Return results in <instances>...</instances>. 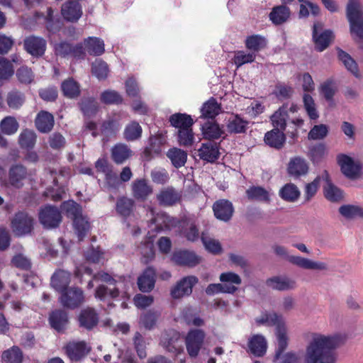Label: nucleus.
I'll list each match as a JSON object with an SVG mask.
<instances>
[{"label": "nucleus", "instance_id": "obj_1", "mask_svg": "<svg viewBox=\"0 0 363 363\" xmlns=\"http://www.w3.org/2000/svg\"><path fill=\"white\" fill-rule=\"evenodd\" d=\"M340 342L341 337L338 335L314 334L306 347L305 363H335L334 350Z\"/></svg>", "mask_w": 363, "mask_h": 363}, {"label": "nucleus", "instance_id": "obj_2", "mask_svg": "<svg viewBox=\"0 0 363 363\" xmlns=\"http://www.w3.org/2000/svg\"><path fill=\"white\" fill-rule=\"evenodd\" d=\"M61 208L67 217L73 220L74 230L79 240H83L89 231L90 225L87 218L82 214L80 205L74 201H68L62 203Z\"/></svg>", "mask_w": 363, "mask_h": 363}, {"label": "nucleus", "instance_id": "obj_3", "mask_svg": "<svg viewBox=\"0 0 363 363\" xmlns=\"http://www.w3.org/2000/svg\"><path fill=\"white\" fill-rule=\"evenodd\" d=\"M347 17L350 22L351 34L357 41H363V13L359 0H349Z\"/></svg>", "mask_w": 363, "mask_h": 363}, {"label": "nucleus", "instance_id": "obj_4", "mask_svg": "<svg viewBox=\"0 0 363 363\" xmlns=\"http://www.w3.org/2000/svg\"><path fill=\"white\" fill-rule=\"evenodd\" d=\"M276 336L277 339V349L276 350L275 358L277 359H280L279 363H298L299 357L294 352H287L281 357V354L288 345L286 324L276 328Z\"/></svg>", "mask_w": 363, "mask_h": 363}, {"label": "nucleus", "instance_id": "obj_5", "mask_svg": "<svg viewBox=\"0 0 363 363\" xmlns=\"http://www.w3.org/2000/svg\"><path fill=\"white\" fill-rule=\"evenodd\" d=\"M94 280H100L105 281L110 285L113 286V288H108L104 285H100L97 287L95 293V296L101 300H104L107 298H116L119 295V282L116 281L109 274L101 272L94 276Z\"/></svg>", "mask_w": 363, "mask_h": 363}, {"label": "nucleus", "instance_id": "obj_6", "mask_svg": "<svg viewBox=\"0 0 363 363\" xmlns=\"http://www.w3.org/2000/svg\"><path fill=\"white\" fill-rule=\"evenodd\" d=\"M147 216H150L148 225L151 231L160 232L169 230L174 219L164 212H156L152 206H147Z\"/></svg>", "mask_w": 363, "mask_h": 363}, {"label": "nucleus", "instance_id": "obj_7", "mask_svg": "<svg viewBox=\"0 0 363 363\" xmlns=\"http://www.w3.org/2000/svg\"><path fill=\"white\" fill-rule=\"evenodd\" d=\"M59 301L63 307L74 309L84 301V292L79 287H69L61 293Z\"/></svg>", "mask_w": 363, "mask_h": 363}, {"label": "nucleus", "instance_id": "obj_8", "mask_svg": "<svg viewBox=\"0 0 363 363\" xmlns=\"http://www.w3.org/2000/svg\"><path fill=\"white\" fill-rule=\"evenodd\" d=\"M337 161L342 174L347 178L354 179L359 176L362 164L359 161L345 154L338 155Z\"/></svg>", "mask_w": 363, "mask_h": 363}, {"label": "nucleus", "instance_id": "obj_9", "mask_svg": "<svg viewBox=\"0 0 363 363\" xmlns=\"http://www.w3.org/2000/svg\"><path fill=\"white\" fill-rule=\"evenodd\" d=\"M39 220L45 228H57L62 220L61 213L53 206H45L40 210Z\"/></svg>", "mask_w": 363, "mask_h": 363}, {"label": "nucleus", "instance_id": "obj_10", "mask_svg": "<svg viewBox=\"0 0 363 363\" xmlns=\"http://www.w3.org/2000/svg\"><path fill=\"white\" fill-rule=\"evenodd\" d=\"M205 334L201 330H191L185 340L186 350L191 357L195 358L198 356L202 347Z\"/></svg>", "mask_w": 363, "mask_h": 363}, {"label": "nucleus", "instance_id": "obj_11", "mask_svg": "<svg viewBox=\"0 0 363 363\" xmlns=\"http://www.w3.org/2000/svg\"><path fill=\"white\" fill-rule=\"evenodd\" d=\"M11 226L16 235H25L33 230V219L26 213L18 212L12 220Z\"/></svg>", "mask_w": 363, "mask_h": 363}, {"label": "nucleus", "instance_id": "obj_12", "mask_svg": "<svg viewBox=\"0 0 363 363\" xmlns=\"http://www.w3.org/2000/svg\"><path fill=\"white\" fill-rule=\"evenodd\" d=\"M161 345L168 352L179 354L182 350V342L179 333L170 330L162 333Z\"/></svg>", "mask_w": 363, "mask_h": 363}, {"label": "nucleus", "instance_id": "obj_13", "mask_svg": "<svg viewBox=\"0 0 363 363\" xmlns=\"http://www.w3.org/2000/svg\"><path fill=\"white\" fill-rule=\"evenodd\" d=\"M323 26L317 22L313 24V39L315 43V48L318 51L324 50L330 44L333 38V33L330 30L322 31Z\"/></svg>", "mask_w": 363, "mask_h": 363}, {"label": "nucleus", "instance_id": "obj_14", "mask_svg": "<svg viewBox=\"0 0 363 363\" xmlns=\"http://www.w3.org/2000/svg\"><path fill=\"white\" fill-rule=\"evenodd\" d=\"M195 276H188L182 279L171 290V296L174 298H180L189 296L192 292L193 286L198 282Z\"/></svg>", "mask_w": 363, "mask_h": 363}, {"label": "nucleus", "instance_id": "obj_15", "mask_svg": "<svg viewBox=\"0 0 363 363\" xmlns=\"http://www.w3.org/2000/svg\"><path fill=\"white\" fill-rule=\"evenodd\" d=\"M214 216L219 220L228 222L234 213V206L228 199H219L213 204Z\"/></svg>", "mask_w": 363, "mask_h": 363}, {"label": "nucleus", "instance_id": "obj_16", "mask_svg": "<svg viewBox=\"0 0 363 363\" xmlns=\"http://www.w3.org/2000/svg\"><path fill=\"white\" fill-rule=\"evenodd\" d=\"M166 143L162 133L151 136L149 139V145L143 151V157L146 161H150L162 152V146Z\"/></svg>", "mask_w": 363, "mask_h": 363}, {"label": "nucleus", "instance_id": "obj_17", "mask_svg": "<svg viewBox=\"0 0 363 363\" xmlns=\"http://www.w3.org/2000/svg\"><path fill=\"white\" fill-rule=\"evenodd\" d=\"M25 50L34 57H40L46 50V40L41 37L30 35L24 40Z\"/></svg>", "mask_w": 363, "mask_h": 363}, {"label": "nucleus", "instance_id": "obj_18", "mask_svg": "<svg viewBox=\"0 0 363 363\" xmlns=\"http://www.w3.org/2000/svg\"><path fill=\"white\" fill-rule=\"evenodd\" d=\"M269 288L277 291H291L296 288L295 279L286 276H274L266 281Z\"/></svg>", "mask_w": 363, "mask_h": 363}, {"label": "nucleus", "instance_id": "obj_19", "mask_svg": "<svg viewBox=\"0 0 363 363\" xmlns=\"http://www.w3.org/2000/svg\"><path fill=\"white\" fill-rule=\"evenodd\" d=\"M61 13L65 21L77 22L82 17L83 11L78 1H68L62 6Z\"/></svg>", "mask_w": 363, "mask_h": 363}, {"label": "nucleus", "instance_id": "obj_20", "mask_svg": "<svg viewBox=\"0 0 363 363\" xmlns=\"http://www.w3.org/2000/svg\"><path fill=\"white\" fill-rule=\"evenodd\" d=\"M219 148L220 145L216 143H203L198 149V155L201 160L213 163L220 157Z\"/></svg>", "mask_w": 363, "mask_h": 363}, {"label": "nucleus", "instance_id": "obj_21", "mask_svg": "<svg viewBox=\"0 0 363 363\" xmlns=\"http://www.w3.org/2000/svg\"><path fill=\"white\" fill-rule=\"evenodd\" d=\"M133 197L138 201H145L153 192L152 186L145 179H137L131 185Z\"/></svg>", "mask_w": 363, "mask_h": 363}, {"label": "nucleus", "instance_id": "obj_22", "mask_svg": "<svg viewBox=\"0 0 363 363\" xmlns=\"http://www.w3.org/2000/svg\"><path fill=\"white\" fill-rule=\"evenodd\" d=\"M172 259L177 264L194 267L201 261V258L192 251L179 250L174 252Z\"/></svg>", "mask_w": 363, "mask_h": 363}, {"label": "nucleus", "instance_id": "obj_23", "mask_svg": "<svg viewBox=\"0 0 363 363\" xmlns=\"http://www.w3.org/2000/svg\"><path fill=\"white\" fill-rule=\"evenodd\" d=\"M90 350L85 342H71L65 346L66 354L72 361H79Z\"/></svg>", "mask_w": 363, "mask_h": 363}, {"label": "nucleus", "instance_id": "obj_24", "mask_svg": "<svg viewBox=\"0 0 363 363\" xmlns=\"http://www.w3.org/2000/svg\"><path fill=\"white\" fill-rule=\"evenodd\" d=\"M287 172L290 177L298 179L308 173V164L305 159L295 157L290 160L288 164Z\"/></svg>", "mask_w": 363, "mask_h": 363}, {"label": "nucleus", "instance_id": "obj_25", "mask_svg": "<svg viewBox=\"0 0 363 363\" xmlns=\"http://www.w3.org/2000/svg\"><path fill=\"white\" fill-rule=\"evenodd\" d=\"M70 280V272L63 269H58L52 274L50 284L55 291L61 294L69 289L68 286Z\"/></svg>", "mask_w": 363, "mask_h": 363}, {"label": "nucleus", "instance_id": "obj_26", "mask_svg": "<svg viewBox=\"0 0 363 363\" xmlns=\"http://www.w3.org/2000/svg\"><path fill=\"white\" fill-rule=\"evenodd\" d=\"M181 194L172 186L162 189L157 194V199L160 205L172 206L180 201Z\"/></svg>", "mask_w": 363, "mask_h": 363}, {"label": "nucleus", "instance_id": "obj_27", "mask_svg": "<svg viewBox=\"0 0 363 363\" xmlns=\"http://www.w3.org/2000/svg\"><path fill=\"white\" fill-rule=\"evenodd\" d=\"M288 261L290 263L305 269L325 270L328 268L327 264L325 262H315L300 256L291 255L290 257H288Z\"/></svg>", "mask_w": 363, "mask_h": 363}, {"label": "nucleus", "instance_id": "obj_28", "mask_svg": "<svg viewBox=\"0 0 363 363\" xmlns=\"http://www.w3.org/2000/svg\"><path fill=\"white\" fill-rule=\"evenodd\" d=\"M156 273L152 267H147L138 279L139 289L143 292H150L155 286Z\"/></svg>", "mask_w": 363, "mask_h": 363}, {"label": "nucleus", "instance_id": "obj_29", "mask_svg": "<svg viewBox=\"0 0 363 363\" xmlns=\"http://www.w3.org/2000/svg\"><path fill=\"white\" fill-rule=\"evenodd\" d=\"M248 352L255 357H262L267 352V340L262 335H254L248 340Z\"/></svg>", "mask_w": 363, "mask_h": 363}, {"label": "nucleus", "instance_id": "obj_30", "mask_svg": "<svg viewBox=\"0 0 363 363\" xmlns=\"http://www.w3.org/2000/svg\"><path fill=\"white\" fill-rule=\"evenodd\" d=\"M249 121L238 114H232L228 119L226 127L230 133H245L247 129Z\"/></svg>", "mask_w": 363, "mask_h": 363}, {"label": "nucleus", "instance_id": "obj_31", "mask_svg": "<svg viewBox=\"0 0 363 363\" xmlns=\"http://www.w3.org/2000/svg\"><path fill=\"white\" fill-rule=\"evenodd\" d=\"M291 11L286 5H279L272 8L269 18L275 26L284 24L289 19Z\"/></svg>", "mask_w": 363, "mask_h": 363}, {"label": "nucleus", "instance_id": "obj_32", "mask_svg": "<svg viewBox=\"0 0 363 363\" xmlns=\"http://www.w3.org/2000/svg\"><path fill=\"white\" fill-rule=\"evenodd\" d=\"M285 141L284 133L277 128H274L265 133L264 142L271 147L279 150L284 146Z\"/></svg>", "mask_w": 363, "mask_h": 363}, {"label": "nucleus", "instance_id": "obj_33", "mask_svg": "<svg viewBox=\"0 0 363 363\" xmlns=\"http://www.w3.org/2000/svg\"><path fill=\"white\" fill-rule=\"evenodd\" d=\"M78 320L81 327L91 330L97 325L99 317L94 309L87 308L81 311Z\"/></svg>", "mask_w": 363, "mask_h": 363}, {"label": "nucleus", "instance_id": "obj_34", "mask_svg": "<svg viewBox=\"0 0 363 363\" xmlns=\"http://www.w3.org/2000/svg\"><path fill=\"white\" fill-rule=\"evenodd\" d=\"M35 126L41 133L50 132L54 125V117L48 111H41L35 118Z\"/></svg>", "mask_w": 363, "mask_h": 363}, {"label": "nucleus", "instance_id": "obj_35", "mask_svg": "<svg viewBox=\"0 0 363 363\" xmlns=\"http://www.w3.org/2000/svg\"><path fill=\"white\" fill-rule=\"evenodd\" d=\"M27 174L26 168L22 164H14L9 169V182L16 187L21 188L23 186V181Z\"/></svg>", "mask_w": 363, "mask_h": 363}, {"label": "nucleus", "instance_id": "obj_36", "mask_svg": "<svg viewBox=\"0 0 363 363\" xmlns=\"http://www.w3.org/2000/svg\"><path fill=\"white\" fill-rule=\"evenodd\" d=\"M202 135L205 139L213 140L224 138L225 131L215 122H206L201 128Z\"/></svg>", "mask_w": 363, "mask_h": 363}, {"label": "nucleus", "instance_id": "obj_37", "mask_svg": "<svg viewBox=\"0 0 363 363\" xmlns=\"http://www.w3.org/2000/svg\"><path fill=\"white\" fill-rule=\"evenodd\" d=\"M246 194L250 200L269 203L272 193L262 186H252L247 189Z\"/></svg>", "mask_w": 363, "mask_h": 363}, {"label": "nucleus", "instance_id": "obj_38", "mask_svg": "<svg viewBox=\"0 0 363 363\" xmlns=\"http://www.w3.org/2000/svg\"><path fill=\"white\" fill-rule=\"evenodd\" d=\"M49 322L52 328L62 331L68 323L67 313L63 310H55L50 313Z\"/></svg>", "mask_w": 363, "mask_h": 363}, {"label": "nucleus", "instance_id": "obj_39", "mask_svg": "<svg viewBox=\"0 0 363 363\" xmlns=\"http://www.w3.org/2000/svg\"><path fill=\"white\" fill-rule=\"evenodd\" d=\"M256 322L259 325L275 326L276 328H278L281 325H285V322L282 315L274 312L263 313L260 317L257 318Z\"/></svg>", "mask_w": 363, "mask_h": 363}, {"label": "nucleus", "instance_id": "obj_40", "mask_svg": "<svg viewBox=\"0 0 363 363\" xmlns=\"http://www.w3.org/2000/svg\"><path fill=\"white\" fill-rule=\"evenodd\" d=\"M84 45L87 52L94 56H100L104 51V40L96 37H89L84 40Z\"/></svg>", "mask_w": 363, "mask_h": 363}, {"label": "nucleus", "instance_id": "obj_41", "mask_svg": "<svg viewBox=\"0 0 363 363\" xmlns=\"http://www.w3.org/2000/svg\"><path fill=\"white\" fill-rule=\"evenodd\" d=\"M169 121L171 125L178 130L192 127L194 124V121L190 115L181 113L172 114L169 117Z\"/></svg>", "mask_w": 363, "mask_h": 363}, {"label": "nucleus", "instance_id": "obj_42", "mask_svg": "<svg viewBox=\"0 0 363 363\" xmlns=\"http://www.w3.org/2000/svg\"><path fill=\"white\" fill-rule=\"evenodd\" d=\"M167 157L170 160L172 165L176 168H180L186 162L187 153L179 148L173 147L167 152Z\"/></svg>", "mask_w": 363, "mask_h": 363}, {"label": "nucleus", "instance_id": "obj_43", "mask_svg": "<svg viewBox=\"0 0 363 363\" xmlns=\"http://www.w3.org/2000/svg\"><path fill=\"white\" fill-rule=\"evenodd\" d=\"M337 91V84L332 79L325 80V82L320 84L319 87L320 94L330 104H332L333 102V98Z\"/></svg>", "mask_w": 363, "mask_h": 363}, {"label": "nucleus", "instance_id": "obj_44", "mask_svg": "<svg viewBox=\"0 0 363 363\" xmlns=\"http://www.w3.org/2000/svg\"><path fill=\"white\" fill-rule=\"evenodd\" d=\"M300 194L298 188L292 183L285 184L279 192V196L288 202H295L299 198Z\"/></svg>", "mask_w": 363, "mask_h": 363}, {"label": "nucleus", "instance_id": "obj_45", "mask_svg": "<svg viewBox=\"0 0 363 363\" xmlns=\"http://www.w3.org/2000/svg\"><path fill=\"white\" fill-rule=\"evenodd\" d=\"M267 39L260 35L248 36L245 40V46L252 52H259L267 46Z\"/></svg>", "mask_w": 363, "mask_h": 363}, {"label": "nucleus", "instance_id": "obj_46", "mask_svg": "<svg viewBox=\"0 0 363 363\" xmlns=\"http://www.w3.org/2000/svg\"><path fill=\"white\" fill-rule=\"evenodd\" d=\"M287 106L283 105L272 116L271 121L274 128L283 131L286 125Z\"/></svg>", "mask_w": 363, "mask_h": 363}, {"label": "nucleus", "instance_id": "obj_47", "mask_svg": "<svg viewBox=\"0 0 363 363\" xmlns=\"http://www.w3.org/2000/svg\"><path fill=\"white\" fill-rule=\"evenodd\" d=\"M153 237L150 231L148 232V240L142 244L139 247L140 254L142 255L141 260L144 263H148L155 257V251L153 246Z\"/></svg>", "mask_w": 363, "mask_h": 363}, {"label": "nucleus", "instance_id": "obj_48", "mask_svg": "<svg viewBox=\"0 0 363 363\" xmlns=\"http://www.w3.org/2000/svg\"><path fill=\"white\" fill-rule=\"evenodd\" d=\"M339 213L346 219L363 218V207L354 204H345L339 208Z\"/></svg>", "mask_w": 363, "mask_h": 363}, {"label": "nucleus", "instance_id": "obj_49", "mask_svg": "<svg viewBox=\"0 0 363 363\" xmlns=\"http://www.w3.org/2000/svg\"><path fill=\"white\" fill-rule=\"evenodd\" d=\"M220 111V106L218 104L216 99L211 97L209 100L205 102L201 108V116L203 118H215Z\"/></svg>", "mask_w": 363, "mask_h": 363}, {"label": "nucleus", "instance_id": "obj_50", "mask_svg": "<svg viewBox=\"0 0 363 363\" xmlns=\"http://www.w3.org/2000/svg\"><path fill=\"white\" fill-rule=\"evenodd\" d=\"M96 168L104 173L106 174V180L108 184L113 188L116 187V185L118 184V179L117 176L115 174H113L108 169L107 161L104 159H99L96 162Z\"/></svg>", "mask_w": 363, "mask_h": 363}, {"label": "nucleus", "instance_id": "obj_51", "mask_svg": "<svg viewBox=\"0 0 363 363\" xmlns=\"http://www.w3.org/2000/svg\"><path fill=\"white\" fill-rule=\"evenodd\" d=\"M338 57L349 72H350L355 77H359L357 64L348 53L342 50H339Z\"/></svg>", "mask_w": 363, "mask_h": 363}, {"label": "nucleus", "instance_id": "obj_52", "mask_svg": "<svg viewBox=\"0 0 363 363\" xmlns=\"http://www.w3.org/2000/svg\"><path fill=\"white\" fill-rule=\"evenodd\" d=\"M131 150L124 144L116 145L112 148V157L117 164H121L131 155Z\"/></svg>", "mask_w": 363, "mask_h": 363}, {"label": "nucleus", "instance_id": "obj_53", "mask_svg": "<svg viewBox=\"0 0 363 363\" xmlns=\"http://www.w3.org/2000/svg\"><path fill=\"white\" fill-rule=\"evenodd\" d=\"M142 132L143 129L140 124L136 121H131L125 126L123 135L126 140L135 141L141 137Z\"/></svg>", "mask_w": 363, "mask_h": 363}, {"label": "nucleus", "instance_id": "obj_54", "mask_svg": "<svg viewBox=\"0 0 363 363\" xmlns=\"http://www.w3.org/2000/svg\"><path fill=\"white\" fill-rule=\"evenodd\" d=\"M87 261L92 263H104L109 257L108 252L102 251L100 247H91L85 253Z\"/></svg>", "mask_w": 363, "mask_h": 363}, {"label": "nucleus", "instance_id": "obj_55", "mask_svg": "<svg viewBox=\"0 0 363 363\" xmlns=\"http://www.w3.org/2000/svg\"><path fill=\"white\" fill-rule=\"evenodd\" d=\"M134 201L127 197L118 199L116 203V211L123 217L129 216L134 206Z\"/></svg>", "mask_w": 363, "mask_h": 363}, {"label": "nucleus", "instance_id": "obj_56", "mask_svg": "<svg viewBox=\"0 0 363 363\" xmlns=\"http://www.w3.org/2000/svg\"><path fill=\"white\" fill-rule=\"evenodd\" d=\"M235 286L226 284H211L206 289V294L213 296L219 293L233 294L237 291Z\"/></svg>", "mask_w": 363, "mask_h": 363}, {"label": "nucleus", "instance_id": "obj_57", "mask_svg": "<svg viewBox=\"0 0 363 363\" xmlns=\"http://www.w3.org/2000/svg\"><path fill=\"white\" fill-rule=\"evenodd\" d=\"M22 360L23 353L18 347H12L2 354L3 363H21Z\"/></svg>", "mask_w": 363, "mask_h": 363}, {"label": "nucleus", "instance_id": "obj_58", "mask_svg": "<svg viewBox=\"0 0 363 363\" xmlns=\"http://www.w3.org/2000/svg\"><path fill=\"white\" fill-rule=\"evenodd\" d=\"M18 123L13 116H6L0 123L1 132L9 135L16 133L18 129Z\"/></svg>", "mask_w": 363, "mask_h": 363}, {"label": "nucleus", "instance_id": "obj_59", "mask_svg": "<svg viewBox=\"0 0 363 363\" xmlns=\"http://www.w3.org/2000/svg\"><path fill=\"white\" fill-rule=\"evenodd\" d=\"M178 143L184 147L191 146L194 141V135L191 127L182 128L177 131Z\"/></svg>", "mask_w": 363, "mask_h": 363}, {"label": "nucleus", "instance_id": "obj_60", "mask_svg": "<svg viewBox=\"0 0 363 363\" xmlns=\"http://www.w3.org/2000/svg\"><path fill=\"white\" fill-rule=\"evenodd\" d=\"M61 87L64 95L68 98L72 99L79 94V84L72 79L63 82Z\"/></svg>", "mask_w": 363, "mask_h": 363}, {"label": "nucleus", "instance_id": "obj_61", "mask_svg": "<svg viewBox=\"0 0 363 363\" xmlns=\"http://www.w3.org/2000/svg\"><path fill=\"white\" fill-rule=\"evenodd\" d=\"M305 110L311 120H316L319 117V113L316 108V105L313 97L305 94L303 97Z\"/></svg>", "mask_w": 363, "mask_h": 363}, {"label": "nucleus", "instance_id": "obj_62", "mask_svg": "<svg viewBox=\"0 0 363 363\" xmlns=\"http://www.w3.org/2000/svg\"><path fill=\"white\" fill-rule=\"evenodd\" d=\"M36 141L35 133L30 130H23L19 135V144L21 147L31 149Z\"/></svg>", "mask_w": 363, "mask_h": 363}, {"label": "nucleus", "instance_id": "obj_63", "mask_svg": "<svg viewBox=\"0 0 363 363\" xmlns=\"http://www.w3.org/2000/svg\"><path fill=\"white\" fill-rule=\"evenodd\" d=\"M23 94L17 91H11L7 94L6 102L10 108L18 109L24 103Z\"/></svg>", "mask_w": 363, "mask_h": 363}, {"label": "nucleus", "instance_id": "obj_64", "mask_svg": "<svg viewBox=\"0 0 363 363\" xmlns=\"http://www.w3.org/2000/svg\"><path fill=\"white\" fill-rule=\"evenodd\" d=\"M152 181L157 184H164L169 180L168 172L162 167H155L150 172Z\"/></svg>", "mask_w": 363, "mask_h": 363}]
</instances>
